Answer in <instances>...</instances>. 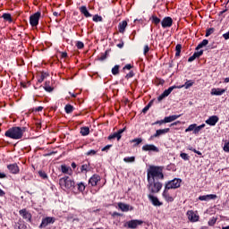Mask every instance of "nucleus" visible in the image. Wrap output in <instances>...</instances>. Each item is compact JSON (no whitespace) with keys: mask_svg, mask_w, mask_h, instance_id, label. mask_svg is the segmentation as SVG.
Instances as JSON below:
<instances>
[{"mask_svg":"<svg viewBox=\"0 0 229 229\" xmlns=\"http://www.w3.org/2000/svg\"><path fill=\"white\" fill-rule=\"evenodd\" d=\"M80 12L82 13V15H84V17H92V14L89 13V10H87V6L85 5L80 7Z\"/></svg>","mask_w":229,"mask_h":229,"instance_id":"obj_18","label":"nucleus"},{"mask_svg":"<svg viewBox=\"0 0 229 229\" xmlns=\"http://www.w3.org/2000/svg\"><path fill=\"white\" fill-rule=\"evenodd\" d=\"M76 47H78V49H83V47H85V45L83 44V42L78 41Z\"/></svg>","mask_w":229,"mask_h":229,"instance_id":"obj_50","label":"nucleus"},{"mask_svg":"<svg viewBox=\"0 0 229 229\" xmlns=\"http://www.w3.org/2000/svg\"><path fill=\"white\" fill-rule=\"evenodd\" d=\"M47 76H49V74L42 72L40 78L38 80V83H42V81H44Z\"/></svg>","mask_w":229,"mask_h":229,"instance_id":"obj_39","label":"nucleus"},{"mask_svg":"<svg viewBox=\"0 0 229 229\" xmlns=\"http://www.w3.org/2000/svg\"><path fill=\"white\" fill-rule=\"evenodd\" d=\"M212 33H214V30H208L206 32V37H210V35H212Z\"/></svg>","mask_w":229,"mask_h":229,"instance_id":"obj_56","label":"nucleus"},{"mask_svg":"<svg viewBox=\"0 0 229 229\" xmlns=\"http://www.w3.org/2000/svg\"><path fill=\"white\" fill-rule=\"evenodd\" d=\"M163 168L161 166L151 165L147 171V180H164V173H162Z\"/></svg>","mask_w":229,"mask_h":229,"instance_id":"obj_1","label":"nucleus"},{"mask_svg":"<svg viewBox=\"0 0 229 229\" xmlns=\"http://www.w3.org/2000/svg\"><path fill=\"white\" fill-rule=\"evenodd\" d=\"M202 55H203V50L197 51L193 54V55L196 56L197 58H199V56H201Z\"/></svg>","mask_w":229,"mask_h":229,"instance_id":"obj_54","label":"nucleus"},{"mask_svg":"<svg viewBox=\"0 0 229 229\" xmlns=\"http://www.w3.org/2000/svg\"><path fill=\"white\" fill-rule=\"evenodd\" d=\"M216 222H217V218L212 217V218L209 219V221L208 222V226H214V225H216Z\"/></svg>","mask_w":229,"mask_h":229,"instance_id":"obj_41","label":"nucleus"},{"mask_svg":"<svg viewBox=\"0 0 229 229\" xmlns=\"http://www.w3.org/2000/svg\"><path fill=\"white\" fill-rule=\"evenodd\" d=\"M112 145H106V147H104L103 148H102V151H106V150H108V148L111 147Z\"/></svg>","mask_w":229,"mask_h":229,"instance_id":"obj_62","label":"nucleus"},{"mask_svg":"<svg viewBox=\"0 0 229 229\" xmlns=\"http://www.w3.org/2000/svg\"><path fill=\"white\" fill-rule=\"evenodd\" d=\"M112 74H114V76H117V74H119V64H116L112 68Z\"/></svg>","mask_w":229,"mask_h":229,"instance_id":"obj_35","label":"nucleus"},{"mask_svg":"<svg viewBox=\"0 0 229 229\" xmlns=\"http://www.w3.org/2000/svg\"><path fill=\"white\" fill-rule=\"evenodd\" d=\"M64 110H65L66 114H72L74 107L72 105L68 104L65 106Z\"/></svg>","mask_w":229,"mask_h":229,"instance_id":"obj_32","label":"nucleus"},{"mask_svg":"<svg viewBox=\"0 0 229 229\" xmlns=\"http://www.w3.org/2000/svg\"><path fill=\"white\" fill-rule=\"evenodd\" d=\"M96 153H98V151H96V150H94V149H91V150L88 151V152L86 153V155H87V157H90V156L96 155Z\"/></svg>","mask_w":229,"mask_h":229,"instance_id":"obj_51","label":"nucleus"},{"mask_svg":"<svg viewBox=\"0 0 229 229\" xmlns=\"http://www.w3.org/2000/svg\"><path fill=\"white\" fill-rule=\"evenodd\" d=\"M173 189V181H169L165 185V194H167V191H171Z\"/></svg>","mask_w":229,"mask_h":229,"instance_id":"obj_27","label":"nucleus"},{"mask_svg":"<svg viewBox=\"0 0 229 229\" xmlns=\"http://www.w3.org/2000/svg\"><path fill=\"white\" fill-rule=\"evenodd\" d=\"M226 92V89H211V96H223Z\"/></svg>","mask_w":229,"mask_h":229,"instance_id":"obj_14","label":"nucleus"},{"mask_svg":"<svg viewBox=\"0 0 229 229\" xmlns=\"http://www.w3.org/2000/svg\"><path fill=\"white\" fill-rule=\"evenodd\" d=\"M2 19H4V21H5V22H13V19L12 18V14L4 13L2 15Z\"/></svg>","mask_w":229,"mask_h":229,"instance_id":"obj_21","label":"nucleus"},{"mask_svg":"<svg viewBox=\"0 0 229 229\" xmlns=\"http://www.w3.org/2000/svg\"><path fill=\"white\" fill-rule=\"evenodd\" d=\"M131 64H126L123 69H127L128 71H130V69H131Z\"/></svg>","mask_w":229,"mask_h":229,"instance_id":"obj_63","label":"nucleus"},{"mask_svg":"<svg viewBox=\"0 0 229 229\" xmlns=\"http://www.w3.org/2000/svg\"><path fill=\"white\" fill-rule=\"evenodd\" d=\"M109 53L110 50H106L105 54H102V55L98 58L99 62H105V60L108 57Z\"/></svg>","mask_w":229,"mask_h":229,"instance_id":"obj_31","label":"nucleus"},{"mask_svg":"<svg viewBox=\"0 0 229 229\" xmlns=\"http://www.w3.org/2000/svg\"><path fill=\"white\" fill-rule=\"evenodd\" d=\"M151 106H153V100H151L143 109H142V113L146 114L148 112V110H149V108H151Z\"/></svg>","mask_w":229,"mask_h":229,"instance_id":"obj_34","label":"nucleus"},{"mask_svg":"<svg viewBox=\"0 0 229 229\" xmlns=\"http://www.w3.org/2000/svg\"><path fill=\"white\" fill-rule=\"evenodd\" d=\"M187 216L191 223H196L199 221V216L196 215V213H194V211L192 210L188 211Z\"/></svg>","mask_w":229,"mask_h":229,"instance_id":"obj_7","label":"nucleus"},{"mask_svg":"<svg viewBox=\"0 0 229 229\" xmlns=\"http://www.w3.org/2000/svg\"><path fill=\"white\" fill-rule=\"evenodd\" d=\"M162 28H171L173 26V19L171 17H165L161 21Z\"/></svg>","mask_w":229,"mask_h":229,"instance_id":"obj_10","label":"nucleus"},{"mask_svg":"<svg viewBox=\"0 0 229 229\" xmlns=\"http://www.w3.org/2000/svg\"><path fill=\"white\" fill-rule=\"evenodd\" d=\"M153 124H164V120L157 121Z\"/></svg>","mask_w":229,"mask_h":229,"instance_id":"obj_64","label":"nucleus"},{"mask_svg":"<svg viewBox=\"0 0 229 229\" xmlns=\"http://www.w3.org/2000/svg\"><path fill=\"white\" fill-rule=\"evenodd\" d=\"M132 26H144V20L143 19H136L134 20Z\"/></svg>","mask_w":229,"mask_h":229,"instance_id":"obj_26","label":"nucleus"},{"mask_svg":"<svg viewBox=\"0 0 229 229\" xmlns=\"http://www.w3.org/2000/svg\"><path fill=\"white\" fill-rule=\"evenodd\" d=\"M100 178L98 175H93L89 181V183H90V185H92V187H96V185H98V182H99Z\"/></svg>","mask_w":229,"mask_h":229,"instance_id":"obj_17","label":"nucleus"},{"mask_svg":"<svg viewBox=\"0 0 229 229\" xmlns=\"http://www.w3.org/2000/svg\"><path fill=\"white\" fill-rule=\"evenodd\" d=\"M148 199L151 201L154 207H160L162 205V202L158 200V198L153 196L152 194H148Z\"/></svg>","mask_w":229,"mask_h":229,"instance_id":"obj_13","label":"nucleus"},{"mask_svg":"<svg viewBox=\"0 0 229 229\" xmlns=\"http://www.w3.org/2000/svg\"><path fill=\"white\" fill-rule=\"evenodd\" d=\"M217 195L209 194V195H202L199 197V201H210V199H216Z\"/></svg>","mask_w":229,"mask_h":229,"instance_id":"obj_12","label":"nucleus"},{"mask_svg":"<svg viewBox=\"0 0 229 229\" xmlns=\"http://www.w3.org/2000/svg\"><path fill=\"white\" fill-rule=\"evenodd\" d=\"M142 220H131L127 222L128 228L135 229L137 226L142 225Z\"/></svg>","mask_w":229,"mask_h":229,"instance_id":"obj_8","label":"nucleus"},{"mask_svg":"<svg viewBox=\"0 0 229 229\" xmlns=\"http://www.w3.org/2000/svg\"><path fill=\"white\" fill-rule=\"evenodd\" d=\"M224 151H225V153H229V141L225 143Z\"/></svg>","mask_w":229,"mask_h":229,"instance_id":"obj_53","label":"nucleus"},{"mask_svg":"<svg viewBox=\"0 0 229 229\" xmlns=\"http://www.w3.org/2000/svg\"><path fill=\"white\" fill-rule=\"evenodd\" d=\"M53 223H55V218L47 216L42 220V222L39 225V228H46V226H47V225H51Z\"/></svg>","mask_w":229,"mask_h":229,"instance_id":"obj_6","label":"nucleus"},{"mask_svg":"<svg viewBox=\"0 0 229 229\" xmlns=\"http://www.w3.org/2000/svg\"><path fill=\"white\" fill-rule=\"evenodd\" d=\"M196 56L194 55H192L191 56L189 57L188 62H194V60H196Z\"/></svg>","mask_w":229,"mask_h":229,"instance_id":"obj_60","label":"nucleus"},{"mask_svg":"<svg viewBox=\"0 0 229 229\" xmlns=\"http://www.w3.org/2000/svg\"><path fill=\"white\" fill-rule=\"evenodd\" d=\"M194 85V82L192 81H188L184 84V89H191Z\"/></svg>","mask_w":229,"mask_h":229,"instance_id":"obj_42","label":"nucleus"},{"mask_svg":"<svg viewBox=\"0 0 229 229\" xmlns=\"http://www.w3.org/2000/svg\"><path fill=\"white\" fill-rule=\"evenodd\" d=\"M126 26H128V21H123L119 23V30H126Z\"/></svg>","mask_w":229,"mask_h":229,"instance_id":"obj_37","label":"nucleus"},{"mask_svg":"<svg viewBox=\"0 0 229 229\" xmlns=\"http://www.w3.org/2000/svg\"><path fill=\"white\" fill-rule=\"evenodd\" d=\"M59 185L62 189H74V181L71 180L69 176H65L59 180Z\"/></svg>","mask_w":229,"mask_h":229,"instance_id":"obj_4","label":"nucleus"},{"mask_svg":"<svg viewBox=\"0 0 229 229\" xmlns=\"http://www.w3.org/2000/svg\"><path fill=\"white\" fill-rule=\"evenodd\" d=\"M152 22H153L154 24H160V20H159V18L157 17V16H152Z\"/></svg>","mask_w":229,"mask_h":229,"instance_id":"obj_49","label":"nucleus"},{"mask_svg":"<svg viewBox=\"0 0 229 229\" xmlns=\"http://www.w3.org/2000/svg\"><path fill=\"white\" fill-rule=\"evenodd\" d=\"M69 169L71 170V168L67 167L65 165H63L61 166L62 173H64V174H67V173H69Z\"/></svg>","mask_w":229,"mask_h":229,"instance_id":"obj_43","label":"nucleus"},{"mask_svg":"<svg viewBox=\"0 0 229 229\" xmlns=\"http://www.w3.org/2000/svg\"><path fill=\"white\" fill-rule=\"evenodd\" d=\"M173 92V86L169 87V89H165L163 94H165V96L167 98V96H169V94H171Z\"/></svg>","mask_w":229,"mask_h":229,"instance_id":"obj_44","label":"nucleus"},{"mask_svg":"<svg viewBox=\"0 0 229 229\" xmlns=\"http://www.w3.org/2000/svg\"><path fill=\"white\" fill-rule=\"evenodd\" d=\"M131 143L134 142L135 144L133 145V147H134V148H137V146H139V144H141V143H142V138H136V139H134V140H131Z\"/></svg>","mask_w":229,"mask_h":229,"instance_id":"obj_29","label":"nucleus"},{"mask_svg":"<svg viewBox=\"0 0 229 229\" xmlns=\"http://www.w3.org/2000/svg\"><path fill=\"white\" fill-rule=\"evenodd\" d=\"M94 22H103V17L98 14L93 16Z\"/></svg>","mask_w":229,"mask_h":229,"instance_id":"obj_36","label":"nucleus"},{"mask_svg":"<svg viewBox=\"0 0 229 229\" xmlns=\"http://www.w3.org/2000/svg\"><path fill=\"white\" fill-rule=\"evenodd\" d=\"M118 208L122 210V212H128L129 210H133V207H131L128 204H124L123 202L118 203Z\"/></svg>","mask_w":229,"mask_h":229,"instance_id":"obj_11","label":"nucleus"},{"mask_svg":"<svg viewBox=\"0 0 229 229\" xmlns=\"http://www.w3.org/2000/svg\"><path fill=\"white\" fill-rule=\"evenodd\" d=\"M20 215L23 217V219H29V221L31 219V214L27 212L26 209L20 210Z\"/></svg>","mask_w":229,"mask_h":229,"instance_id":"obj_19","label":"nucleus"},{"mask_svg":"<svg viewBox=\"0 0 229 229\" xmlns=\"http://www.w3.org/2000/svg\"><path fill=\"white\" fill-rule=\"evenodd\" d=\"M196 130V123L189 125V127L185 130L186 133L189 131H193Z\"/></svg>","mask_w":229,"mask_h":229,"instance_id":"obj_38","label":"nucleus"},{"mask_svg":"<svg viewBox=\"0 0 229 229\" xmlns=\"http://www.w3.org/2000/svg\"><path fill=\"white\" fill-rule=\"evenodd\" d=\"M124 131H126V127L120 129L116 133L123 135V133H124Z\"/></svg>","mask_w":229,"mask_h":229,"instance_id":"obj_57","label":"nucleus"},{"mask_svg":"<svg viewBox=\"0 0 229 229\" xmlns=\"http://www.w3.org/2000/svg\"><path fill=\"white\" fill-rule=\"evenodd\" d=\"M26 131V127H13L5 131V137H9V139H13L15 140H19L24 135Z\"/></svg>","mask_w":229,"mask_h":229,"instance_id":"obj_2","label":"nucleus"},{"mask_svg":"<svg viewBox=\"0 0 229 229\" xmlns=\"http://www.w3.org/2000/svg\"><path fill=\"white\" fill-rule=\"evenodd\" d=\"M7 169H9L10 173L13 174H19V165H17V164L8 165Z\"/></svg>","mask_w":229,"mask_h":229,"instance_id":"obj_15","label":"nucleus"},{"mask_svg":"<svg viewBox=\"0 0 229 229\" xmlns=\"http://www.w3.org/2000/svg\"><path fill=\"white\" fill-rule=\"evenodd\" d=\"M38 174L41 178H43V180H47V174H46V172L38 171Z\"/></svg>","mask_w":229,"mask_h":229,"instance_id":"obj_45","label":"nucleus"},{"mask_svg":"<svg viewBox=\"0 0 229 229\" xmlns=\"http://www.w3.org/2000/svg\"><path fill=\"white\" fill-rule=\"evenodd\" d=\"M44 89L47 92H53V89L51 88V86H49V82L47 81L45 82Z\"/></svg>","mask_w":229,"mask_h":229,"instance_id":"obj_40","label":"nucleus"},{"mask_svg":"<svg viewBox=\"0 0 229 229\" xmlns=\"http://www.w3.org/2000/svg\"><path fill=\"white\" fill-rule=\"evenodd\" d=\"M163 123H173V115L165 117V119L163 120Z\"/></svg>","mask_w":229,"mask_h":229,"instance_id":"obj_47","label":"nucleus"},{"mask_svg":"<svg viewBox=\"0 0 229 229\" xmlns=\"http://www.w3.org/2000/svg\"><path fill=\"white\" fill-rule=\"evenodd\" d=\"M169 130H170L169 128L159 129L156 131V133L154 134V137H160V135H164L165 133H168Z\"/></svg>","mask_w":229,"mask_h":229,"instance_id":"obj_20","label":"nucleus"},{"mask_svg":"<svg viewBox=\"0 0 229 229\" xmlns=\"http://www.w3.org/2000/svg\"><path fill=\"white\" fill-rule=\"evenodd\" d=\"M133 76H135V73L133 72V71H131L129 73L126 74L125 78L127 80H130V78H133Z\"/></svg>","mask_w":229,"mask_h":229,"instance_id":"obj_52","label":"nucleus"},{"mask_svg":"<svg viewBox=\"0 0 229 229\" xmlns=\"http://www.w3.org/2000/svg\"><path fill=\"white\" fill-rule=\"evenodd\" d=\"M149 52V47L148 46V45H146L145 47H144V55H146L147 53H148Z\"/></svg>","mask_w":229,"mask_h":229,"instance_id":"obj_61","label":"nucleus"},{"mask_svg":"<svg viewBox=\"0 0 229 229\" xmlns=\"http://www.w3.org/2000/svg\"><path fill=\"white\" fill-rule=\"evenodd\" d=\"M90 133V129L89 127H82L81 128V134L85 137Z\"/></svg>","mask_w":229,"mask_h":229,"instance_id":"obj_25","label":"nucleus"},{"mask_svg":"<svg viewBox=\"0 0 229 229\" xmlns=\"http://www.w3.org/2000/svg\"><path fill=\"white\" fill-rule=\"evenodd\" d=\"M88 167L89 166L87 165H82L81 168V173H83V171H87Z\"/></svg>","mask_w":229,"mask_h":229,"instance_id":"obj_59","label":"nucleus"},{"mask_svg":"<svg viewBox=\"0 0 229 229\" xmlns=\"http://www.w3.org/2000/svg\"><path fill=\"white\" fill-rule=\"evenodd\" d=\"M205 46H208V39H204L203 41H201L195 49L196 51H199V49L205 47Z\"/></svg>","mask_w":229,"mask_h":229,"instance_id":"obj_23","label":"nucleus"},{"mask_svg":"<svg viewBox=\"0 0 229 229\" xmlns=\"http://www.w3.org/2000/svg\"><path fill=\"white\" fill-rule=\"evenodd\" d=\"M182 185V179L175 178L173 180V189H178Z\"/></svg>","mask_w":229,"mask_h":229,"instance_id":"obj_22","label":"nucleus"},{"mask_svg":"<svg viewBox=\"0 0 229 229\" xmlns=\"http://www.w3.org/2000/svg\"><path fill=\"white\" fill-rule=\"evenodd\" d=\"M219 121V117L217 115L210 116L208 120H206V123L209 126H216Z\"/></svg>","mask_w":229,"mask_h":229,"instance_id":"obj_9","label":"nucleus"},{"mask_svg":"<svg viewBox=\"0 0 229 229\" xmlns=\"http://www.w3.org/2000/svg\"><path fill=\"white\" fill-rule=\"evenodd\" d=\"M123 162H126L127 164H133V162H135V157H124Z\"/></svg>","mask_w":229,"mask_h":229,"instance_id":"obj_33","label":"nucleus"},{"mask_svg":"<svg viewBox=\"0 0 229 229\" xmlns=\"http://www.w3.org/2000/svg\"><path fill=\"white\" fill-rule=\"evenodd\" d=\"M165 97V93H162L158 98H157V100L158 101H162Z\"/></svg>","mask_w":229,"mask_h":229,"instance_id":"obj_58","label":"nucleus"},{"mask_svg":"<svg viewBox=\"0 0 229 229\" xmlns=\"http://www.w3.org/2000/svg\"><path fill=\"white\" fill-rule=\"evenodd\" d=\"M78 190L81 191V192H83V191H85V184H83V182H80L78 184Z\"/></svg>","mask_w":229,"mask_h":229,"instance_id":"obj_48","label":"nucleus"},{"mask_svg":"<svg viewBox=\"0 0 229 229\" xmlns=\"http://www.w3.org/2000/svg\"><path fill=\"white\" fill-rule=\"evenodd\" d=\"M143 151H156V153H158V148H157L155 145H145L142 147Z\"/></svg>","mask_w":229,"mask_h":229,"instance_id":"obj_16","label":"nucleus"},{"mask_svg":"<svg viewBox=\"0 0 229 229\" xmlns=\"http://www.w3.org/2000/svg\"><path fill=\"white\" fill-rule=\"evenodd\" d=\"M180 157L181 158H182V160H189L191 158V157H189V154L187 153H181Z\"/></svg>","mask_w":229,"mask_h":229,"instance_id":"obj_46","label":"nucleus"},{"mask_svg":"<svg viewBox=\"0 0 229 229\" xmlns=\"http://www.w3.org/2000/svg\"><path fill=\"white\" fill-rule=\"evenodd\" d=\"M181 53H182V45L178 44L175 47V57L178 58V56H180Z\"/></svg>","mask_w":229,"mask_h":229,"instance_id":"obj_28","label":"nucleus"},{"mask_svg":"<svg viewBox=\"0 0 229 229\" xmlns=\"http://www.w3.org/2000/svg\"><path fill=\"white\" fill-rule=\"evenodd\" d=\"M203 128H205V123H202L201 125L196 124L195 130H194V134L197 135V133H199V131H201V130H203Z\"/></svg>","mask_w":229,"mask_h":229,"instance_id":"obj_30","label":"nucleus"},{"mask_svg":"<svg viewBox=\"0 0 229 229\" xmlns=\"http://www.w3.org/2000/svg\"><path fill=\"white\" fill-rule=\"evenodd\" d=\"M147 187L151 194H157L162 190V182L158 180L148 181Z\"/></svg>","mask_w":229,"mask_h":229,"instance_id":"obj_3","label":"nucleus"},{"mask_svg":"<svg viewBox=\"0 0 229 229\" xmlns=\"http://www.w3.org/2000/svg\"><path fill=\"white\" fill-rule=\"evenodd\" d=\"M40 15H41L40 12H38L30 17V22L32 28H35V26H38V21H40Z\"/></svg>","mask_w":229,"mask_h":229,"instance_id":"obj_5","label":"nucleus"},{"mask_svg":"<svg viewBox=\"0 0 229 229\" xmlns=\"http://www.w3.org/2000/svg\"><path fill=\"white\" fill-rule=\"evenodd\" d=\"M163 196L166 201H173V197H171V193L169 192V190H166V194H165V190L163 192Z\"/></svg>","mask_w":229,"mask_h":229,"instance_id":"obj_24","label":"nucleus"},{"mask_svg":"<svg viewBox=\"0 0 229 229\" xmlns=\"http://www.w3.org/2000/svg\"><path fill=\"white\" fill-rule=\"evenodd\" d=\"M108 140H112L113 139H117V132H114V134H111L108 136Z\"/></svg>","mask_w":229,"mask_h":229,"instance_id":"obj_55","label":"nucleus"}]
</instances>
